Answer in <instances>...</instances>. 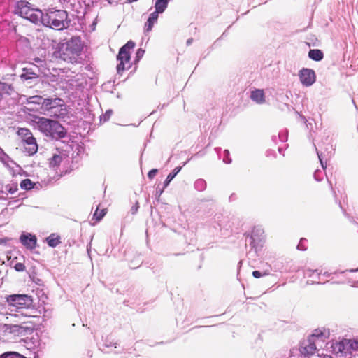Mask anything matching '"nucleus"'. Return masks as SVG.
<instances>
[{
	"instance_id": "nucleus-1",
	"label": "nucleus",
	"mask_w": 358,
	"mask_h": 358,
	"mask_svg": "<svg viewBox=\"0 0 358 358\" xmlns=\"http://www.w3.org/2000/svg\"><path fill=\"white\" fill-rule=\"evenodd\" d=\"M34 129H38L44 136L52 139L63 138L66 135V129L57 121L44 117L34 116L31 120Z\"/></svg>"
},
{
	"instance_id": "nucleus-2",
	"label": "nucleus",
	"mask_w": 358,
	"mask_h": 358,
	"mask_svg": "<svg viewBox=\"0 0 358 358\" xmlns=\"http://www.w3.org/2000/svg\"><path fill=\"white\" fill-rule=\"evenodd\" d=\"M329 336L330 332L327 329H315L311 335L301 343L300 352L305 357L313 355L319 348H324L329 344L325 342Z\"/></svg>"
},
{
	"instance_id": "nucleus-3",
	"label": "nucleus",
	"mask_w": 358,
	"mask_h": 358,
	"mask_svg": "<svg viewBox=\"0 0 358 358\" xmlns=\"http://www.w3.org/2000/svg\"><path fill=\"white\" fill-rule=\"evenodd\" d=\"M68 14L63 10L50 8L43 15L41 23L57 30H62L68 27Z\"/></svg>"
},
{
	"instance_id": "nucleus-4",
	"label": "nucleus",
	"mask_w": 358,
	"mask_h": 358,
	"mask_svg": "<svg viewBox=\"0 0 358 358\" xmlns=\"http://www.w3.org/2000/svg\"><path fill=\"white\" fill-rule=\"evenodd\" d=\"M7 310L10 313L9 315L14 317H26L23 313H12L13 312L20 313V310L26 309L32 304L31 296L27 294H13L6 297Z\"/></svg>"
},
{
	"instance_id": "nucleus-5",
	"label": "nucleus",
	"mask_w": 358,
	"mask_h": 358,
	"mask_svg": "<svg viewBox=\"0 0 358 358\" xmlns=\"http://www.w3.org/2000/svg\"><path fill=\"white\" fill-rule=\"evenodd\" d=\"M82 48L81 40L78 37L71 38L61 45L59 57L68 62H76Z\"/></svg>"
},
{
	"instance_id": "nucleus-6",
	"label": "nucleus",
	"mask_w": 358,
	"mask_h": 358,
	"mask_svg": "<svg viewBox=\"0 0 358 358\" xmlns=\"http://www.w3.org/2000/svg\"><path fill=\"white\" fill-rule=\"evenodd\" d=\"M16 13L36 24L41 23L43 20V13L42 10L34 8L31 4L27 1H20L17 3Z\"/></svg>"
},
{
	"instance_id": "nucleus-7",
	"label": "nucleus",
	"mask_w": 358,
	"mask_h": 358,
	"mask_svg": "<svg viewBox=\"0 0 358 358\" xmlns=\"http://www.w3.org/2000/svg\"><path fill=\"white\" fill-rule=\"evenodd\" d=\"M135 46V43L132 41H129L124 45H123L117 56V59L119 64L117 66V71L118 73H121L126 69L130 67V50Z\"/></svg>"
},
{
	"instance_id": "nucleus-8",
	"label": "nucleus",
	"mask_w": 358,
	"mask_h": 358,
	"mask_svg": "<svg viewBox=\"0 0 358 358\" xmlns=\"http://www.w3.org/2000/svg\"><path fill=\"white\" fill-rule=\"evenodd\" d=\"M349 342L347 339H343L340 342L332 343L331 348L334 353L339 357H345L346 358H352V355L349 347H348Z\"/></svg>"
},
{
	"instance_id": "nucleus-9",
	"label": "nucleus",
	"mask_w": 358,
	"mask_h": 358,
	"mask_svg": "<svg viewBox=\"0 0 358 358\" xmlns=\"http://www.w3.org/2000/svg\"><path fill=\"white\" fill-rule=\"evenodd\" d=\"M299 78L301 84L305 87L312 86L316 81V74L314 70L303 68L299 71Z\"/></svg>"
},
{
	"instance_id": "nucleus-10",
	"label": "nucleus",
	"mask_w": 358,
	"mask_h": 358,
	"mask_svg": "<svg viewBox=\"0 0 358 358\" xmlns=\"http://www.w3.org/2000/svg\"><path fill=\"white\" fill-rule=\"evenodd\" d=\"M264 231L261 227H254L250 236V244L257 251L259 247H262V242L264 239Z\"/></svg>"
},
{
	"instance_id": "nucleus-11",
	"label": "nucleus",
	"mask_w": 358,
	"mask_h": 358,
	"mask_svg": "<svg viewBox=\"0 0 358 358\" xmlns=\"http://www.w3.org/2000/svg\"><path fill=\"white\" fill-rule=\"evenodd\" d=\"M64 106V101L59 98L44 99L43 101V109L45 110H52Z\"/></svg>"
},
{
	"instance_id": "nucleus-12",
	"label": "nucleus",
	"mask_w": 358,
	"mask_h": 358,
	"mask_svg": "<svg viewBox=\"0 0 358 358\" xmlns=\"http://www.w3.org/2000/svg\"><path fill=\"white\" fill-rule=\"evenodd\" d=\"M8 317L0 313V333H13L18 331L20 326L17 324H9L6 322Z\"/></svg>"
},
{
	"instance_id": "nucleus-13",
	"label": "nucleus",
	"mask_w": 358,
	"mask_h": 358,
	"mask_svg": "<svg viewBox=\"0 0 358 358\" xmlns=\"http://www.w3.org/2000/svg\"><path fill=\"white\" fill-rule=\"evenodd\" d=\"M20 242L27 249L33 250L36 245V237L29 233L22 234L20 238Z\"/></svg>"
},
{
	"instance_id": "nucleus-14",
	"label": "nucleus",
	"mask_w": 358,
	"mask_h": 358,
	"mask_svg": "<svg viewBox=\"0 0 358 358\" xmlns=\"http://www.w3.org/2000/svg\"><path fill=\"white\" fill-rule=\"evenodd\" d=\"M44 99L41 96H29L28 101V107L27 108L29 110H38V106L41 105V108H43V101Z\"/></svg>"
},
{
	"instance_id": "nucleus-15",
	"label": "nucleus",
	"mask_w": 358,
	"mask_h": 358,
	"mask_svg": "<svg viewBox=\"0 0 358 358\" xmlns=\"http://www.w3.org/2000/svg\"><path fill=\"white\" fill-rule=\"evenodd\" d=\"M304 275L312 279L308 280L307 283L308 284L320 283L321 280V273H319L317 270L306 269L304 271Z\"/></svg>"
},
{
	"instance_id": "nucleus-16",
	"label": "nucleus",
	"mask_w": 358,
	"mask_h": 358,
	"mask_svg": "<svg viewBox=\"0 0 358 358\" xmlns=\"http://www.w3.org/2000/svg\"><path fill=\"white\" fill-rule=\"evenodd\" d=\"M251 99L258 104H262L265 102L264 92L263 90H256L251 92Z\"/></svg>"
},
{
	"instance_id": "nucleus-17",
	"label": "nucleus",
	"mask_w": 358,
	"mask_h": 358,
	"mask_svg": "<svg viewBox=\"0 0 358 358\" xmlns=\"http://www.w3.org/2000/svg\"><path fill=\"white\" fill-rule=\"evenodd\" d=\"M17 134L22 138L23 143L31 141V139L36 140L30 130L27 128H20Z\"/></svg>"
},
{
	"instance_id": "nucleus-18",
	"label": "nucleus",
	"mask_w": 358,
	"mask_h": 358,
	"mask_svg": "<svg viewBox=\"0 0 358 358\" xmlns=\"http://www.w3.org/2000/svg\"><path fill=\"white\" fill-rule=\"evenodd\" d=\"M0 161L8 168L13 169L14 166H17L16 163L6 154L2 149L0 148Z\"/></svg>"
},
{
	"instance_id": "nucleus-19",
	"label": "nucleus",
	"mask_w": 358,
	"mask_h": 358,
	"mask_svg": "<svg viewBox=\"0 0 358 358\" xmlns=\"http://www.w3.org/2000/svg\"><path fill=\"white\" fill-rule=\"evenodd\" d=\"M24 152L29 155H32L37 152L38 145L36 140L31 139V141L23 143Z\"/></svg>"
},
{
	"instance_id": "nucleus-20",
	"label": "nucleus",
	"mask_w": 358,
	"mask_h": 358,
	"mask_svg": "<svg viewBox=\"0 0 358 358\" xmlns=\"http://www.w3.org/2000/svg\"><path fill=\"white\" fill-rule=\"evenodd\" d=\"M64 158H66L64 154H55L50 159V166L52 168L58 166Z\"/></svg>"
},
{
	"instance_id": "nucleus-21",
	"label": "nucleus",
	"mask_w": 358,
	"mask_h": 358,
	"mask_svg": "<svg viewBox=\"0 0 358 358\" xmlns=\"http://www.w3.org/2000/svg\"><path fill=\"white\" fill-rule=\"evenodd\" d=\"M13 91V87L11 85L0 81V96H3L4 94L10 95Z\"/></svg>"
},
{
	"instance_id": "nucleus-22",
	"label": "nucleus",
	"mask_w": 358,
	"mask_h": 358,
	"mask_svg": "<svg viewBox=\"0 0 358 358\" xmlns=\"http://www.w3.org/2000/svg\"><path fill=\"white\" fill-rule=\"evenodd\" d=\"M308 57L315 61H320L323 59V52L318 49L310 50L308 52Z\"/></svg>"
},
{
	"instance_id": "nucleus-23",
	"label": "nucleus",
	"mask_w": 358,
	"mask_h": 358,
	"mask_svg": "<svg viewBox=\"0 0 358 358\" xmlns=\"http://www.w3.org/2000/svg\"><path fill=\"white\" fill-rule=\"evenodd\" d=\"M46 241L49 246L55 248L60 243V237L55 234H52L46 238Z\"/></svg>"
},
{
	"instance_id": "nucleus-24",
	"label": "nucleus",
	"mask_w": 358,
	"mask_h": 358,
	"mask_svg": "<svg viewBox=\"0 0 358 358\" xmlns=\"http://www.w3.org/2000/svg\"><path fill=\"white\" fill-rule=\"evenodd\" d=\"M349 342L348 347H349L352 356L358 355V340L347 339Z\"/></svg>"
},
{
	"instance_id": "nucleus-25",
	"label": "nucleus",
	"mask_w": 358,
	"mask_h": 358,
	"mask_svg": "<svg viewBox=\"0 0 358 358\" xmlns=\"http://www.w3.org/2000/svg\"><path fill=\"white\" fill-rule=\"evenodd\" d=\"M17 190H18L17 184L15 183V182H12V183L6 185L3 187V192L6 193V194H14L15 193H16L17 192Z\"/></svg>"
},
{
	"instance_id": "nucleus-26",
	"label": "nucleus",
	"mask_w": 358,
	"mask_h": 358,
	"mask_svg": "<svg viewBox=\"0 0 358 358\" xmlns=\"http://www.w3.org/2000/svg\"><path fill=\"white\" fill-rule=\"evenodd\" d=\"M180 166L176 167L173 171L168 175L164 182V188L166 187L169 185L171 181L176 177V176L180 171Z\"/></svg>"
},
{
	"instance_id": "nucleus-27",
	"label": "nucleus",
	"mask_w": 358,
	"mask_h": 358,
	"mask_svg": "<svg viewBox=\"0 0 358 358\" xmlns=\"http://www.w3.org/2000/svg\"><path fill=\"white\" fill-rule=\"evenodd\" d=\"M169 0H157L155 7L158 13H163L167 7Z\"/></svg>"
},
{
	"instance_id": "nucleus-28",
	"label": "nucleus",
	"mask_w": 358,
	"mask_h": 358,
	"mask_svg": "<svg viewBox=\"0 0 358 358\" xmlns=\"http://www.w3.org/2000/svg\"><path fill=\"white\" fill-rule=\"evenodd\" d=\"M59 108L57 109L58 113L57 111H52V113L54 114L55 117L59 118V119H63L66 116V114H67V110L65 108V105L63 107H59Z\"/></svg>"
},
{
	"instance_id": "nucleus-29",
	"label": "nucleus",
	"mask_w": 358,
	"mask_h": 358,
	"mask_svg": "<svg viewBox=\"0 0 358 358\" xmlns=\"http://www.w3.org/2000/svg\"><path fill=\"white\" fill-rule=\"evenodd\" d=\"M34 183L30 179H24L20 182V187L25 190H30L34 187Z\"/></svg>"
},
{
	"instance_id": "nucleus-30",
	"label": "nucleus",
	"mask_w": 358,
	"mask_h": 358,
	"mask_svg": "<svg viewBox=\"0 0 358 358\" xmlns=\"http://www.w3.org/2000/svg\"><path fill=\"white\" fill-rule=\"evenodd\" d=\"M0 358H26L23 355H20L16 352H7L1 355H0Z\"/></svg>"
},
{
	"instance_id": "nucleus-31",
	"label": "nucleus",
	"mask_w": 358,
	"mask_h": 358,
	"mask_svg": "<svg viewBox=\"0 0 358 358\" xmlns=\"http://www.w3.org/2000/svg\"><path fill=\"white\" fill-rule=\"evenodd\" d=\"M194 187L197 190L203 191L206 189V183L203 179H199L195 182Z\"/></svg>"
},
{
	"instance_id": "nucleus-32",
	"label": "nucleus",
	"mask_w": 358,
	"mask_h": 358,
	"mask_svg": "<svg viewBox=\"0 0 358 358\" xmlns=\"http://www.w3.org/2000/svg\"><path fill=\"white\" fill-rule=\"evenodd\" d=\"M157 22L155 20H152L148 17L145 24V30L146 31H150L152 29V27Z\"/></svg>"
},
{
	"instance_id": "nucleus-33",
	"label": "nucleus",
	"mask_w": 358,
	"mask_h": 358,
	"mask_svg": "<svg viewBox=\"0 0 358 358\" xmlns=\"http://www.w3.org/2000/svg\"><path fill=\"white\" fill-rule=\"evenodd\" d=\"M105 214L106 212L104 209L99 212V209L97 208L94 214V217H95L97 221H99L105 215Z\"/></svg>"
},
{
	"instance_id": "nucleus-34",
	"label": "nucleus",
	"mask_w": 358,
	"mask_h": 358,
	"mask_svg": "<svg viewBox=\"0 0 358 358\" xmlns=\"http://www.w3.org/2000/svg\"><path fill=\"white\" fill-rule=\"evenodd\" d=\"M268 275V272H266V271H265L264 273H262V272H260L259 271H254L252 272L253 277H255L256 278H259L260 277L265 276V275Z\"/></svg>"
},
{
	"instance_id": "nucleus-35",
	"label": "nucleus",
	"mask_w": 358,
	"mask_h": 358,
	"mask_svg": "<svg viewBox=\"0 0 358 358\" xmlns=\"http://www.w3.org/2000/svg\"><path fill=\"white\" fill-rule=\"evenodd\" d=\"M19 102L22 104H25L28 106L29 96L26 95H20L18 99Z\"/></svg>"
},
{
	"instance_id": "nucleus-36",
	"label": "nucleus",
	"mask_w": 358,
	"mask_h": 358,
	"mask_svg": "<svg viewBox=\"0 0 358 358\" xmlns=\"http://www.w3.org/2000/svg\"><path fill=\"white\" fill-rule=\"evenodd\" d=\"M322 171L320 170H316L314 173V178L317 181H320L322 178Z\"/></svg>"
},
{
	"instance_id": "nucleus-37",
	"label": "nucleus",
	"mask_w": 358,
	"mask_h": 358,
	"mask_svg": "<svg viewBox=\"0 0 358 358\" xmlns=\"http://www.w3.org/2000/svg\"><path fill=\"white\" fill-rule=\"evenodd\" d=\"M225 156L223 159V162L226 164H230L231 162V159L229 157V152L227 150H224Z\"/></svg>"
},
{
	"instance_id": "nucleus-38",
	"label": "nucleus",
	"mask_w": 358,
	"mask_h": 358,
	"mask_svg": "<svg viewBox=\"0 0 358 358\" xmlns=\"http://www.w3.org/2000/svg\"><path fill=\"white\" fill-rule=\"evenodd\" d=\"M14 268L17 271H23L25 269V266L22 263H17L15 265Z\"/></svg>"
},
{
	"instance_id": "nucleus-39",
	"label": "nucleus",
	"mask_w": 358,
	"mask_h": 358,
	"mask_svg": "<svg viewBox=\"0 0 358 358\" xmlns=\"http://www.w3.org/2000/svg\"><path fill=\"white\" fill-rule=\"evenodd\" d=\"M157 169H153L148 172V176L150 179H152L157 173Z\"/></svg>"
},
{
	"instance_id": "nucleus-40",
	"label": "nucleus",
	"mask_w": 358,
	"mask_h": 358,
	"mask_svg": "<svg viewBox=\"0 0 358 358\" xmlns=\"http://www.w3.org/2000/svg\"><path fill=\"white\" fill-rule=\"evenodd\" d=\"M111 114V110L106 111V113L102 117H101V120L103 119V121H107L110 118Z\"/></svg>"
},
{
	"instance_id": "nucleus-41",
	"label": "nucleus",
	"mask_w": 358,
	"mask_h": 358,
	"mask_svg": "<svg viewBox=\"0 0 358 358\" xmlns=\"http://www.w3.org/2000/svg\"><path fill=\"white\" fill-rule=\"evenodd\" d=\"M159 13L157 12L156 10L153 13H152L150 16H149V18L152 20H155L156 22L157 21V19H158V14Z\"/></svg>"
},
{
	"instance_id": "nucleus-42",
	"label": "nucleus",
	"mask_w": 358,
	"mask_h": 358,
	"mask_svg": "<svg viewBox=\"0 0 358 358\" xmlns=\"http://www.w3.org/2000/svg\"><path fill=\"white\" fill-rule=\"evenodd\" d=\"M144 52H145V51L142 49H138L137 50V52H136L137 60H139L143 56Z\"/></svg>"
},
{
	"instance_id": "nucleus-43",
	"label": "nucleus",
	"mask_w": 358,
	"mask_h": 358,
	"mask_svg": "<svg viewBox=\"0 0 358 358\" xmlns=\"http://www.w3.org/2000/svg\"><path fill=\"white\" fill-rule=\"evenodd\" d=\"M138 208H139L138 203H136L135 204V206H132L131 208V213L135 214L138 211Z\"/></svg>"
},
{
	"instance_id": "nucleus-44",
	"label": "nucleus",
	"mask_w": 358,
	"mask_h": 358,
	"mask_svg": "<svg viewBox=\"0 0 358 358\" xmlns=\"http://www.w3.org/2000/svg\"><path fill=\"white\" fill-rule=\"evenodd\" d=\"M317 154L318 156V158L320 159V164L323 169H324V163H323V159H322V154L320 153L318 151H317Z\"/></svg>"
},
{
	"instance_id": "nucleus-45",
	"label": "nucleus",
	"mask_w": 358,
	"mask_h": 358,
	"mask_svg": "<svg viewBox=\"0 0 358 358\" xmlns=\"http://www.w3.org/2000/svg\"><path fill=\"white\" fill-rule=\"evenodd\" d=\"M303 239H301L300 243L297 245V248L299 250H306V248L303 246Z\"/></svg>"
},
{
	"instance_id": "nucleus-46",
	"label": "nucleus",
	"mask_w": 358,
	"mask_h": 358,
	"mask_svg": "<svg viewBox=\"0 0 358 358\" xmlns=\"http://www.w3.org/2000/svg\"><path fill=\"white\" fill-rule=\"evenodd\" d=\"M319 356L321 357V358H333L331 356L328 355H321Z\"/></svg>"
},
{
	"instance_id": "nucleus-47",
	"label": "nucleus",
	"mask_w": 358,
	"mask_h": 358,
	"mask_svg": "<svg viewBox=\"0 0 358 358\" xmlns=\"http://www.w3.org/2000/svg\"><path fill=\"white\" fill-rule=\"evenodd\" d=\"M192 38H189V39H188V40L187 41V45H190V44L192 43Z\"/></svg>"
},
{
	"instance_id": "nucleus-48",
	"label": "nucleus",
	"mask_w": 358,
	"mask_h": 358,
	"mask_svg": "<svg viewBox=\"0 0 358 358\" xmlns=\"http://www.w3.org/2000/svg\"><path fill=\"white\" fill-rule=\"evenodd\" d=\"M350 272H357L358 271V268H356V269H351V270H349Z\"/></svg>"
},
{
	"instance_id": "nucleus-49",
	"label": "nucleus",
	"mask_w": 358,
	"mask_h": 358,
	"mask_svg": "<svg viewBox=\"0 0 358 358\" xmlns=\"http://www.w3.org/2000/svg\"><path fill=\"white\" fill-rule=\"evenodd\" d=\"M323 275H324V276H326V277H329V273H327V272H324V273H323Z\"/></svg>"
},
{
	"instance_id": "nucleus-50",
	"label": "nucleus",
	"mask_w": 358,
	"mask_h": 358,
	"mask_svg": "<svg viewBox=\"0 0 358 358\" xmlns=\"http://www.w3.org/2000/svg\"><path fill=\"white\" fill-rule=\"evenodd\" d=\"M3 264V262L0 260V265H2Z\"/></svg>"
},
{
	"instance_id": "nucleus-51",
	"label": "nucleus",
	"mask_w": 358,
	"mask_h": 358,
	"mask_svg": "<svg viewBox=\"0 0 358 358\" xmlns=\"http://www.w3.org/2000/svg\"><path fill=\"white\" fill-rule=\"evenodd\" d=\"M163 190H164V189L160 191V194H162L163 192Z\"/></svg>"
},
{
	"instance_id": "nucleus-52",
	"label": "nucleus",
	"mask_w": 358,
	"mask_h": 358,
	"mask_svg": "<svg viewBox=\"0 0 358 358\" xmlns=\"http://www.w3.org/2000/svg\"><path fill=\"white\" fill-rule=\"evenodd\" d=\"M34 358H38V357H34Z\"/></svg>"
}]
</instances>
